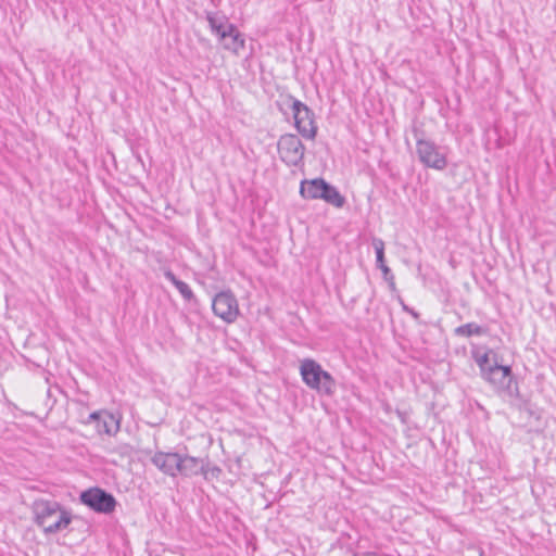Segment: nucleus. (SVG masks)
Segmentation results:
<instances>
[{"label": "nucleus", "instance_id": "nucleus-1", "mask_svg": "<svg viewBox=\"0 0 556 556\" xmlns=\"http://www.w3.org/2000/svg\"><path fill=\"white\" fill-rule=\"evenodd\" d=\"M35 522L46 534H54L66 529L72 522V514L55 501H38L34 504Z\"/></svg>", "mask_w": 556, "mask_h": 556}, {"label": "nucleus", "instance_id": "nucleus-2", "mask_svg": "<svg viewBox=\"0 0 556 556\" xmlns=\"http://www.w3.org/2000/svg\"><path fill=\"white\" fill-rule=\"evenodd\" d=\"M300 374L304 383L319 394L333 395L336 392V380L321 365L312 358L301 362Z\"/></svg>", "mask_w": 556, "mask_h": 556}, {"label": "nucleus", "instance_id": "nucleus-3", "mask_svg": "<svg viewBox=\"0 0 556 556\" xmlns=\"http://www.w3.org/2000/svg\"><path fill=\"white\" fill-rule=\"evenodd\" d=\"M494 390L509 400L520 399L518 382L509 366L498 365L494 362L492 368L482 377Z\"/></svg>", "mask_w": 556, "mask_h": 556}, {"label": "nucleus", "instance_id": "nucleus-4", "mask_svg": "<svg viewBox=\"0 0 556 556\" xmlns=\"http://www.w3.org/2000/svg\"><path fill=\"white\" fill-rule=\"evenodd\" d=\"M413 136L416 140V154L419 162L429 168L442 170L447 165L445 154L440 151V147L432 140L424 137V130L418 127H413Z\"/></svg>", "mask_w": 556, "mask_h": 556}, {"label": "nucleus", "instance_id": "nucleus-5", "mask_svg": "<svg viewBox=\"0 0 556 556\" xmlns=\"http://www.w3.org/2000/svg\"><path fill=\"white\" fill-rule=\"evenodd\" d=\"M288 101L293 113L296 130L303 138L314 140L318 129L314 112L293 96H288Z\"/></svg>", "mask_w": 556, "mask_h": 556}, {"label": "nucleus", "instance_id": "nucleus-6", "mask_svg": "<svg viewBox=\"0 0 556 556\" xmlns=\"http://www.w3.org/2000/svg\"><path fill=\"white\" fill-rule=\"evenodd\" d=\"M280 160L288 166L303 165L305 147L296 135L285 134L277 142Z\"/></svg>", "mask_w": 556, "mask_h": 556}, {"label": "nucleus", "instance_id": "nucleus-7", "mask_svg": "<svg viewBox=\"0 0 556 556\" xmlns=\"http://www.w3.org/2000/svg\"><path fill=\"white\" fill-rule=\"evenodd\" d=\"M79 501L99 514H111L117 505L115 497L111 493L98 486L83 491L79 495Z\"/></svg>", "mask_w": 556, "mask_h": 556}, {"label": "nucleus", "instance_id": "nucleus-8", "mask_svg": "<svg viewBox=\"0 0 556 556\" xmlns=\"http://www.w3.org/2000/svg\"><path fill=\"white\" fill-rule=\"evenodd\" d=\"M212 309L227 324L233 323L240 314L238 301L231 291L217 293L212 301Z\"/></svg>", "mask_w": 556, "mask_h": 556}, {"label": "nucleus", "instance_id": "nucleus-9", "mask_svg": "<svg viewBox=\"0 0 556 556\" xmlns=\"http://www.w3.org/2000/svg\"><path fill=\"white\" fill-rule=\"evenodd\" d=\"M180 454L176 452H156L151 463L164 475L169 477H177L179 473Z\"/></svg>", "mask_w": 556, "mask_h": 556}, {"label": "nucleus", "instance_id": "nucleus-10", "mask_svg": "<svg viewBox=\"0 0 556 556\" xmlns=\"http://www.w3.org/2000/svg\"><path fill=\"white\" fill-rule=\"evenodd\" d=\"M206 466V458L194 457L188 454H180L178 476L190 478L202 475L204 479H207Z\"/></svg>", "mask_w": 556, "mask_h": 556}, {"label": "nucleus", "instance_id": "nucleus-11", "mask_svg": "<svg viewBox=\"0 0 556 556\" xmlns=\"http://www.w3.org/2000/svg\"><path fill=\"white\" fill-rule=\"evenodd\" d=\"M89 418L94 421L96 429L99 433L109 435L115 434L119 429V421L111 414L92 413Z\"/></svg>", "mask_w": 556, "mask_h": 556}, {"label": "nucleus", "instance_id": "nucleus-12", "mask_svg": "<svg viewBox=\"0 0 556 556\" xmlns=\"http://www.w3.org/2000/svg\"><path fill=\"white\" fill-rule=\"evenodd\" d=\"M372 247L376 252V265L379 269H381L383 278L389 282L391 289L395 288L394 275L391 269L386 265L384 261V242L382 239L374 238Z\"/></svg>", "mask_w": 556, "mask_h": 556}, {"label": "nucleus", "instance_id": "nucleus-13", "mask_svg": "<svg viewBox=\"0 0 556 556\" xmlns=\"http://www.w3.org/2000/svg\"><path fill=\"white\" fill-rule=\"evenodd\" d=\"M226 30L225 37H222L219 40L225 49L239 53L244 48V38L233 24H227Z\"/></svg>", "mask_w": 556, "mask_h": 556}, {"label": "nucleus", "instance_id": "nucleus-14", "mask_svg": "<svg viewBox=\"0 0 556 556\" xmlns=\"http://www.w3.org/2000/svg\"><path fill=\"white\" fill-rule=\"evenodd\" d=\"M326 180L323 178H314L311 180H303L300 186V193L304 199L316 200L320 199L321 187Z\"/></svg>", "mask_w": 556, "mask_h": 556}, {"label": "nucleus", "instance_id": "nucleus-15", "mask_svg": "<svg viewBox=\"0 0 556 556\" xmlns=\"http://www.w3.org/2000/svg\"><path fill=\"white\" fill-rule=\"evenodd\" d=\"M321 188V200L333 205L334 207H342L345 204V198L338 191L334 186L326 181Z\"/></svg>", "mask_w": 556, "mask_h": 556}, {"label": "nucleus", "instance_id": "nucleus-16", "mask_svg": "<svg viewBox=\"0 0 556 556\" xmlns=\"http://www.w3.org/2000/svg\"><path fill=\"white\" fill-rule=\"evenodd\" d=\"M164 277L176 287L184 300L188 302L195 301V296L189 285L178 279L170 269L164 271Z\"/></svg>", "mask_w": 556, "mask_h": 556}, {"label": "nucleus", "instance_id": "nucleus-17", "mask_svg": "<svg viewBox=\"0 0 556 556\" xmlns=\"http://www.w3.org/2000/svg\"><path fill=\"white\" fill-rule=\"evenodd\" d=\"M455 336L457 337H471V336H483L486 333V328L477 325L476 323H467L465 325H460L454 330Z\"/></svg>", "mask_w": 556, "mask_h": 556}, {"label": "nucleus", "instance_id": "nucleus-18", "mask_svg": "<svg viewBox=\"0 0 556 556\" xmlns=\"http://www.w3.org/2000/svg\"><path fill=\"white\" fill-rule=\"evenodd\" d=\"M206 20L210 24V27L212 29V31L218 36V38L220 39L222 37H225V33L227 31V24L228 23H223L220 21H218L216 18V16L213 14V13H207V16H206Z\"/></svg>", "mask_w": 556, "mask_h": 556}, {"label": "nucleus", "instance_id": "nucleus-19", "mask_svg": "<svg viewBox=\"0 0 556 556\" xmlns=\"http://www.w3.org/2000/svg\"><path fill=\"white\" fill-rule=\"evenodd\" d=\"M476 362L480 368L481 377H483L486 374V371L492 368L493 365L490 363L488 353H484L483 355L476 358Z\"/></svg>", "mask_w": 556, "mask_h": 556}, {"label": "nucleus", "instance_id": "nucleus-20", "mask_svg": "<svg viewBox=\"0 0 556 556\" xmlns=\"http://www.w3.org/2000/svg\"><path fill=\"white\" fill-rule=\"evenodd\" d=\"M206 469H207V476L211 473L212 476H218L219 472H220V469L216 466L214 467H210V463L207 462V466H206Z\"/></svg>", "mask_w": 556, "mask_h": 556}]
</instances>
